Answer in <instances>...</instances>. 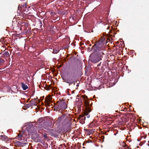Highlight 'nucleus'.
I'll return each instance as SVG.
<instances>
[{
	"label": "nucleus",
	"mask_w": 149,
	"mask_h": 149,
	"mask_svg": "<svg viewBox=\"0 0 149 149\" xmlns=\"http://www.w3.org/2000/svg\"><path fill=\"white\" fill-rule=\"evenodd\" d=\"M104 53L102 50L98 52L95 51L90 56L91 61L96 63L100 61L102 59V57Z\"/></svg>",
	"instance_id": "nucleus-1"
},
{
	"label": "nucleus",
	"mask_w": 149,
	"mask_h": 149,
	"mask_svg": "<svg viewBox=\"0 0 149 149\" xmlns=\"http://www.w3.org/2000/svg\"><path fill=\"white\" fill-rule=\"evenodd\" d=\"M26 130L28 131L29 134L33 135L34 134L37 133L36 129L37 126H33L32 123H29L27 124L26 125Z\"/></svg>",
	"instance_id": "nucleus-2"
},
{
	"label": "nucleus",
	"mask_w": 149,
	"mask_h": 149,
	"mask_svg": "<svg viewBox=\"0 0 149 149\" xmlns=\"http://www.w3.org/2000/svg\"><path fill=\"white\" fill-rule=\"evenodd\" d=\"M104 39L100 40L98 42H97L95 46V51L96 52H98L100 50H102L104 49L103 46H104Z\"/></svg>",
	"instance_id": "nucleus-3"
},
{
	"label": "nucleus",
	"mask_w": 149,
	"mask_h": 149,
	"mask_svg": "<svg viewBox=\"0 0 149 149\" xmlns=\"http://www.w3.org/2000/svg\"><path fill=\"white\" fill-rule=\"evenodd\" d=\"M58 107L62 110H64L67 108V105L64 102L61 101L58 104Z\"/></svg>",
	"instance_id": "nucleus-4"
},
{
	"label": "nucleus",
	"mask_w": 149,
	"mask_h": 149,
	"mask_svg": "<svg viewBox=\"0 0 149 149\" xmlns=\"http://www.w3.org/2000/svg\"><path fill=\"white\" fill-rule=\"evenodd\" d=\"M91 110L89 107H87L84 112V116H86L88 118L90 117V115H88V113L91 111Z\"/></svg>",
	"instance_id": "nucleus-5"
},
{
	"label": "nucleus",
	"mask_w": 149,
	"mask_h": 149,
	"mask_svg": "<svg viewBox=\"0 0 149 149\" xmlns=\"http://www.w3.org/2000/svg\"><path fill=\"white\" fill-rule=\"evenodd\" d=\"M63 80L66 83L69 84V85L73 84L74 82H75V81H74L73 78L70 77H69L68 78H67V79H65V80L64 79H63Z\"/></svg>",
	"instance_id": "nucleus-6"
},
{
	"label": "nucleus",
	"mask_w": 149,
	"mask_h": 149,
	"mask_svg": "<svg viewBox=\"0 0 149 149\" xmlns=\"http://www.w3.org/2000/svg\"><path fill=\"white\" fill-rule=\"evenodd\" d=\"M84 103L85 104V106H86V108L87 107H88L89 105V101L87 99V96H85L84 98Z\"/></svg>",
	"instance_id": "nucleus-7"
},
{
	"label": "nucleus",
	"mask_w": 149,
	"mask_h": 149,
	"mask_svg": "<svg viewBox=\"0 0 149 149\" xmlns=\"http://www.w3.org/2000/svg\"><path fill=\"white\" fill-rule=\"evenodd\" d=\"M21 84L22 88L24 90H26L28 88L27 85L25 84L24 83H22Z\"/></svg>",
	"instance_id": "nucleus-8"
},
{
	"label": "nucleus",
	"mask_w": 149,
	"mask_h": 149,
	"mask_svg": "<svg viewBox=\"0 0 149 149\" xmlns=\"http://www.w3.org/2000/svg\"><path fill=\"white\" fill-rule=\"evenodd\" d=\"M1 138L2 140H6L7 137L5 135H1Z\"/></svg>",
	"instance_id": "nucleus-9"
},
{
	"label": "nucleus",
	"mask_w": 149,
	"mask_h": 149,
	"mask_svg": "<svg viewBox=\"0 0 149 149\" xmlns=\"http://www.w3.org/2000/svg\"><path fill=\"white\" fill-rule=\"evenodd\" d=\"M22 137V134H18V135L17 138L19 140H21L20 139V138H21Z\"/></svg>",
	"instance_id": "nucleus-10"
},
{
	"label": "nucleus",
	"mask_w": 149,
	"mask_h": 149,
	"mask_svg": "<svg viewBox=\"0 0 149 149\" xmlns=\"http://www.w3.org/2000/svg\"><path fill=\"white\" fill-rule=\"evenodd\" d=\"M4 61V60L3 59H0V65L2 63H3Z\"/></svg>",
	"instance_id": "nucleus-11"
},
{
	"label": "nucleus",
	"mask_w": 149,
	"mask_h": 149,
	"mask_svg": "<svg viewBox=\"0 0 149 149\" xmlns=\"http://www.w3.org/2000/svg\"><path fill=\"white\" fill-rule=\"evenodd\" d=\"M38 128L39 129V130L40 129V127L41 126V124H39V125H38Z\"/></svg>",
	"instance_id": "nucleus-12"
},
{
	"label": "nucleus",
	"mask_w": 149,
	"mask_h": 149,
	"mask_svg": "<svg viewBox=\"0 0 149 149\" xmlns=\"http://www.w3.org/2000/svg\"><path fill=\"white\" fill-rule=\"evenodd\" d=\"M44 136L45 138H46L47 137V135L45 134H44Z\"/></svg>",
	"instance_id": "nucleus-13"
},
{
	"label": "nucleus",
	"mask_w": 149,
	"mask_h": 149,
	"mask_svg": "<svg viewBox=\"0 0 149 149\" xmlns=\"http://www.w3.org/2000/svg\"><path fill=\"white\" fill-rule=\"evenodd\" d=\"M79 86V85L78 84H77V85H76V86H77V87Z\"/></svg>",
	"instance_id": "nucleus-14"
},
{
	"label": "nucleus",
	"mask_w": 149,
	"mask_h": 149,
	"mask_svg": "<svg viewBox=\"0 0 149 149\" xmlns=\"http://www.w3.org/2000/svg\"><path fill=\"white\" fill-rule=\"evenodd\" d=\"M100 65V63H99V64H98V65H97V66H99Z\"/></svg>",
	"instance_id": "nucleus-15"
},
{
	"label": "nucleus",
	"mask_w": 149,
	"mask_h": 149,
	"mask_svg": "<svg viewBox=\"0 0 149 149\" xmlns=\"http://www.w3.org/2000/svg\"><path fill=\"white\" fill-rule=\"evenodd\" d=\"M94 48V47H92L91 48L92 49H93Z\"/></svg>",
	"instance_id": "nucleus-16"
},
{
	"label": "nucleus",
	"mask_w": 149,
	"mask_h": 149,
	"mask_svg": "<svg viewBox=\"0 0 149 149\" xmlns=\"http://www.w3.org/2000/svg\"><path fill=\"white\" fill-rule=\"evenodd\" d=\"M74 85H75V83H74Z\"/></svg>",
	"instance_id": "nucleus-17"
},
{
	"label": "nucleus",
	"mask_w": 149,
	"mask_h": 149,
	"mask_svg": "<svg viewBox=\"0 0 149 149\" xmlns=\"http://www.w3.org/2000/svg\"><path fill=\"white\" fill-rule=\"evenodd\" d=\"M148 145L149 146V144H148Z\"/></svg>",
	"instance_id": "nucleus-18"
},
{
	"label": "nucleus",
	"mask_w": 149,
	"mask_h": 149,
	"mask_svg": "<svg viewBox=\"0 0 149 149\" xmlns=\"http://www.w3.org/2000/svg\"><path fill=\"white\" fill-rule=\"evenodd\" d=\"M148 143H149V141H148Z\"/></svg>",
	"instance_id": "nucleus-19"
}]
</instances>
